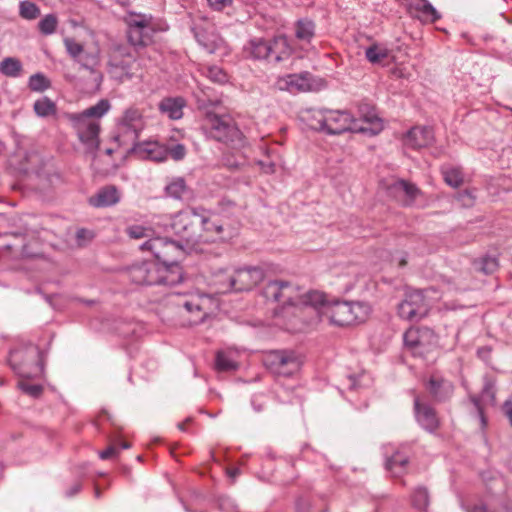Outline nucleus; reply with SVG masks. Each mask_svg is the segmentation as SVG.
I'll list each match as a JSON object with an SVG mask.
<instances>
[{
	"label": "nucleus",
	"mask_w": 512,
	"mask_h": 512,
	"mask_svg": "<svg viewBox=\"0 0 512 512\" xmlns=\"http://www.w3.org/2000/svg\"><path fill=\"white\" fill-rule=\"evenodd\" d=\"M205 123L206 127L209 129L210 136L215 140L223 142L232 148H240L243 146V133L229 116H220L213 112H207Z\"/></svg>",
	"instance_id": "6e6552de"
},
{
	"label": "nucleus",
	"mask_w": 512,
	"mask_h": 512,
	"mask_svg": "<svg viewBox=\"0 0 512 512\" xmlns=\"http://www.w3.org/2000/svg\"><path fill=\"white\" fill-rule=\"evenodd\" d=\"M120 200L119 192L115 186H105L95 195L89 198L93 207H108L115 205Z\"/></svg>",
	"instance_id": "a878e982"
},
{
	"label": "nucleus",
	"mask_w": 512,
	"mask_h": 512,
	"mask_svg": "<svg viewBox=\"0 0 512 512\" xmlns=\"http://www.w3.org/2000/svg\"><path fill=\"white\" fill-rule=\"evenodd\" d=\"M443 179L452 188L460 187L464 182V174L460 167L445 165L441 167Z\"/></svg>",
	"instance_id": "2f4dec72"
},
{
	"label": "nucleus",
	"mask_w": 512,
	"mask_h": 512,
	"mask_svg": "<svg viewBox=\"0 0 512 512\" xmlns=\"http://www.w3.org/2000/svg\"><path fill=\"white\" fill-rule=\"evenodd\" d=\"M76 238L80 243L82 240H90L92 238V233L84 228L78 229L76 232Z\"/></svg>",
	"instance_id": "774afa93"
},
{
	"label": "nucleus",
	"mask_w": 512,
	"mask_h": 512,
	"mask_svg": "<svg viewBox=\"0 0 512 512\" xmlns=\"http://www.w3.org/2000/svg\"><path fill=\"white\" fill-rule=\"evenodd\" d=\"M79 63L82 67L94 73L93 67L98 63V56L96 54L85 53L79 59Z\"/></svg>",
	"instance_id": "6e6d98bb"
},
{
	"label": "nucleus",
	"mask_w": 512,
	"mask_h": 512,
	"mask_svg": "<svg viewBox=\"0 0 512 512\" xmlns=\"http://www.w3.org/2000/svg\"><path fill=\"white\" fill-rule=\"evenodd\" d=\"M248 50L254 59H266L270 63L278 64L288 59V38L286 35H278L272 41L252 39Z\"/></svg>",
	"instance_id": "1a4fd4ad"
},
{
	"label": "nucleus",
	"mask_w": 512,
	"mask_h": 512,
	"mask_svg": "<svg viewBox=\"0 0 512 512\" xmlns=\"http://www.w3.org/2000/svg\"><path fill=\"white\" fill-rule=\"evenodd\" d=\"M127 152L135 154L141 159H148L155 162H163L167 159L166 145L160 144L157 141H136Z\"/></svg>",
	"instance_id": "f3484780"
},
{
	"label": "nucleus",
	"mask_w": 512,
	"mask_h": 512,
	"mask_svg": "<svg viewBox=\"0 0 512 512\" xmlns=\"http://www.w3.org/2000/svg\"><path fill=\"white\" fill-rule=\"evenodd\" d=\"M111 108L108 99H101L95 105L88 107L81 113H72L68 119L75 129L79 140L89 151H95L99 147L100 124L102 118Z\"/></svg>",
	"instance_id": "7ed1b4c3"
},
{
	"label": "nucleus",
	"mask_w": 512,
	"mask_h": 512,
	"mask_svg": "<svg viewBox=\"0 0 512 512\" xmlns=\"http://www.w3.org/2000/svg\"><path fill=\"white\" fill-rule=\"evenodd\" d=\"M430 303L424 290H413L405 293L404 299L397 305L400 318L407 321H419L430 311Z\"/></svg>",
	"instance_id": "f8f14e48"
},
{
	"label": "nucleus",
	"mask_w": 512,
	"mask_h": 512,
	"mask_svg": "<svg viewBox=\"0 0 512 512\" xmlns=\"http://www.w3.org/2000/svg\"><path fill=\"white\" fill-rule=\"evenodd\" d=\"M34 111L39 117H48L57 112L56 104L48 97H43L34 103Z\"/></svg>",
	"instance_id": "ea45409f"
},
{
	"label": "nucleus",
	"mask_w": 512,
	"mask_h": 512,
	"mask_svg": "<svg viewBox=\"0 0 512 512\" xmlns=\"http://www.w3.org/2000/svg\"><path fill=\"white\" fill-rule=\"evenodd\" d=\"M201 243L227 241L234 236V230L222 223L215 213L201 206Z\"/></svg>",
	"instance_id": "ddd939ff"
},
{
	"label": "nucleus",
	"mask_w": 512,
	"mask_h": 512,
	"mask_svg": "<svg viewBox=\"0 0 512 512\" xmlns=\"http://www.w3.org/2000/svg\"><path fill=\"white\" fill-rule=\"evenodd\" d=\"M165 194L176 200H189L193 196L192 190L187 186L183 177L173 178L165 186Z\"/></svg>",
	"instance_id": "bb28decb"
},
{
	"label": "nucleus",
	"mask_w": 512,
	"mask_h": 512,
	"mask_svg": "<svg viewBox=\"0 0 512 512\" xmlns=\"http://www.w3.org/2000/svg\"><path fill=\"white\" fill-rule=\"evenodd\" d=\"M22 71L20 60L14 57L4 58L0 62V72L8 77H18Z\"/></svg>",
	"instance_id": "58836bf2"
},
{
	"label": "nucleus",
	"mask_w": 512,
	"mask_h": 512,
	"mask_svg": "<svg viewBox=\"0 0 512 512\" xmlns=\"http://www.w3.org/2000/svg\"><path fill=\"white\" fill-rule=\"evenodd\" d=\"M82 489V484L81 482L77 481L75 482L74 484H72V486L66 490L65 492V495L66 497H73L75 496L76 494H78Z\"/></svg>",
	"instance_id": "338daca9"
},
{
	"label": "nucleus",
	"mask_w": 512,
	"mask_h": 512,
	"mask_svg": "<svg viewBox=\"0 0 512 512\" xmlns=\"http://www.w3.org/2000/svg\"><path fill=\"white\" fill-rule=\"evenodd\" d=\"M201 206H186L171 215L165 227H170L173 233L189 247L201 243Z\"/></svg>",
	"instance_id": "423d86ee"
},
{
	"label": "nucleus",
	"mask_w": 512,
	"mask_h": 512,
	"mask_svg": "<svg viewBox=\"0 0 512 512\" xmlns=\"http://www.w3.org/2000/svg\"><path fill=\"white\" fill-rule=\"evenodd\" d=\"M425 386L435 403H445L449 401L455 389L451 381L437 375H432Z\"/></svg>",
	"instance_id": "aec40b11"
},
{
	"label": "nucleus",
	"mask_w": 512,
	"mask_h": 512,
	"mask_svg": "<svg viewBox=\"0 0 512 512\" xmlns=\"http://www.w3.org/2000/svg\"><path fill=\"white\" fill-rule=\"evenodd\" d=\"M288 287L286 281H270L263 289V295L267 300L278 302L282 296V289Z\"/></svg>",
	"instance_id": "4c0bfd02"
},
{
	"label": "nucleus",
	"mask_w": 512,
	"mask_h": 512,
	"mask_svg": "<svg viewBox=\"0 0 512 512\" xmlns=\"http://www.w3.org/2000/svg\"><path fill=\"white\" fill-rule=\"evenodd\" d=\"M433 142L434 132L428 126H414L406 132L403 138L404 145L415 150L428 147Z\"/></svg>",
	"instance_id": "412c9836"
},
{
	"label": "nucleus",
	"mask_w": 512,
	"mask_h": 512,
	"mask_svg": "<svg viewBox=\"0 0 512 512\" xmlns=\"http://www.w3.org/2000/svg\"><path fill=\"white\" fill-rule=\"evenodd\" d=\"M118 453H119V450L114 445H110L105 450H103L99 453V457L103 460H107V459L114 457Z\"/></svg>",
	"instance_id": "e2e57ef3"
},
{
	"label": "nucleus",
	"mask_w": 512,
	"mask_h": 512,
	"mask_svg": "<svg viewBox=\"0 0 512 512\" xmlns=\"http://www.w3.org/2000/svg\"><path fill=\"white\" fill-rule=\"evenodd\" d=\"M144 128L143 115L139 109L130 107L126 109L118 121V133L114 136V140L119 146L135 143L140 132Z\"/></svg>",
	"instance_id": "9b49d317"
},
{
	"label": "nucleus",
	"mask_w": 512,
	"mask_h": 512,
	"mask_svg": "<svg viewBox=\"0 0 512 512\" xmlns=\"http://www.w3.org/2000/svg\"><path fill=\"white\" fill-rule=\"evenodd\" d=\"M215 366L218 371L229 372L238 368V364L223 352H218L215 359Z\"/></svg>",
	"instance_id": "37998d69"
},
{
	"label": "nucleus",
	"mask_w": 512,
	"mask_h": 512,
	"mask_svg": "<svg viewBox=\"0 0 512 512\" xmlns=\"http://www.w3.org/2000/svg\"><path fill=\"white\" fill-rule=\"evenodd\" d=\"M185 100L182 97H167L160 101L158 107L161 113L168 115L170 119L178 120L183 116Z\"/></svg>",
	"instance_id": "cd10ccee"
},
{
	"label": "nucleus",
	"mask_w": 512,
	"mask_h": 512,
	"mask_svg": "<svg viewBox=\"0 0 512 512\" xmlns=\"http://www.w3.org/2000/svg\"><path fill=\"white\" fill-rule=\"evenodd\" d=\"M264 366L276 377L277 381L288 376V353L285 350H270L263 355Z\"/></svg>",
	"instance_id": "6ab92c4d"
},
{
	"label": "nucleus",
	"mask_w": 512,
	"mask_h": 512,
	"mask_svg": "<svg viewBox=\"0 0 512 512\" xmlns=\"http://www.w3.org/2000/svg\"><path fill=\"white\" fill-rule=\"evenodd\" d=\"M126 28H151L155 25L154 18L151 14L139 13L135 11L127 12L124 17Z\"/></svg>",
	"instance_id": "c85d7f7f"
},
{
	"label": "nucleus",
	"mask_w": 512,
	"mask_h": 512,
	"mask_svg": "<svg viewBox=\"0 0 512 512\" xmlns=\"http://www.w3.org/2000/svg\"><path fill=\"white\" fill-rule=\"evenodd\" d=\"M111 55H118V57L124 58V59H134L136 60V56H138L136 53L133 54L128 47L124 45H118L114 48Z\"/></svg>",
	"instance_id": "13d9d810"
},
{
	"label": "nucleus",
	"mask_w": 512,
	"mask_h": 512,
	"mask_svg": "<svg viewBox=\"0 0 512 512\" xmlns=\"http://www.w3.org/2000/svg\"><path fill=\"white\" fill-rule=\"evenodd\" d=\"M471 402L473 403L474 407L477 409L479 415H480V418H481V421L483 424H486V419H485V416H484V412H483V408L481 406V402H480V399L476 396H472L470 398Z\"/></svg>",
	"instance_id": "0e129e2a"
},
{
	"label": "nucleus",
	"mask_w": 512,
	"mask_h": 512,
	"mask_svg": "<svg viewBox=\"0 0 512 512\" xmlns=\"http://www.w3.org/2000/svg\"><path fill=\"white\" fill-rule=\"evenodd\" d=\"M111 108L108 99H101L95 105L88 107L81 113H72L68 119L75 129L79 140L89 151H95L99 147L100 124L102 118Z\"/></svg>",
	"instance_id": "20e7f679"
},
{
	"label": "nucleus",
	"mask_w": 512,
	"mask_h": 512,
	"mask_svg": "<svg viewBox=\"0 0 512 512\" xmlns=\"http://www.w3.org/2000/svg\"><path fill=\"white\" fill-rule=\"evenodd\" d=\"M19 14L23 19L34 20L40 16V9L35 3L26 0L20 2Z\"/></svg>",
	"instance_id": "79ce46f5"
},
{
	"label": "nucleus",
	"mask_w": 512,
	"mask_h": 512,
	"mask_svg": "<svg viewBox=\"0 0 512 512\" xmlns=\"http://www.w3.org/2000/svg\"><path fill=\"white\" fill-rule=\"evenodd\" d=\"M408 463V456L397 451L386 460L385 467L394 477H399L405 472Z\"/></svg>",
	"instance_id": "7c9ffc66"
},
{
	"label": "nucleus",
	"mask_w": 512,
	"mask_h": 512,
	"mask_svg": "<svg viewBox=\"0 0 512 512\" xmlns=\"http://www.w3.org/2000/svg\"><path fill=\"white\" fill-rule=\"evenodd\" d=\"M266 270L263 266H248L235 271V291H249L265 278Z\"/></svg>",
	"instance_id": "2eb2a0df"
},
{
	"label": "nucleus",
	"mask_w": 512,
	"mask_h": 512,
	"mask_svg": "<svg viewBox=\"0 0 512 512\" xmlns=\"http://www.w3.org/2000/svg\"><path fill=\"white\" fill-rule=\"evenodd\" d=\"M211 284L218 293L235 291L234 275L229 274L226 268L211 270Z\"/></svg>",
	"instance_id": "b1692460"
},
{
	"label": "nucleus",
	"mask_w": 512,
	"mask_h": 512,
	"mask_svg": "<svg viewBox=\"0 0 512 512\" xmlns=\"http://www.w3.org/2000/svg\"><path fill=\"white\" fill-rule=\"evenodd\" d=\"M473 267L478 272L485 275H491L499 267L498 258L491 255L482 256L473 260Z\"/></svg>",
	"instance_id": "473e14b6"
},
{
	"label": "nucleus",
	"mask_w": 512,
	"mask_h": 512,
	"mask_svg": "<svg viewBox=\"0 0 512 512\" xmlns=\"http://www.w3.org/2000/svg\"><path fill=\"white\" fill-rule=\"evenodd\" d=\"M166 28H126V38L134 53L141 55L142 51L153 43V37L157 32H164Z\"/></svg>",
	"instance_id": "dca6fc26"
},
{
	"label": "nucleus",
	"mask_w": 512,
	"mask_h": 512,
	"mask_svg": "<svg viewBox=\"0 0 512 512\" xmlns=\"http://www.w3.org/2000/svg\"><path fill=\"white\" fill-rule=\"evenodd\" d=\"M126 232L133 239H141L151 235V230L142 225H132L127 228Z\"/></svg>",
	"instance_id": "864d4df0"
},
{
	"label": "nucleus",
	"mask_w": 512,
	"mask_h": 512,
	"mask_svg": "<svg viewBox=\"0 0 512 512\" xmlns=\"http://www.w3.org/2000/svg\"><path fill=\"white\" fill-rule=\"evenodd\" d=\"M413 415L416 423L430 434L436 433L441 427L437 410L417 394L414 395L413 399Z\"/></svg>",
	"instance_id": "4468645a"
},
{
	"label": "nucleus",
	"mask_w": 512,
	"mask_h": 512,
	"mask_svg": "<svg viewBox=\"0 0 512 512\" xmlns=\"http://www.w3.org/2000/svg\"><path fill=\"white\" fill-rule=\"evenodd\" d=\"M169 238L168 237H154L144 242L140 248L152 252L155 257L154 261H158Z\"/></svg>",
	"instance_id": "e433bc0d"
},
{
	"label": "nucleus",
	"mask_w": 512,
	"mask_h": 512,
	"mask_svg": "<svg viewBox=\"0 0 512 512\" xmlns=\"http://www.w3.org/2000/svg\"><path fill=\"white\" fill-rule=\"evenodd\" d=\"M290 376L300 370L301 366L304 363V355L301 353H297L294 351H290Z\"/></svg>",
	"instance_id": "5fc2aeb1"
},
{
	"label": "nucleus",
	"mask_w": 512,
	"mask_h": 512,
	"mask_svg": "<svg viewBox=\"0 0 512 512\" xmlns=\"http://www.w3.org/2000/svg\"><path fill=\"white\" fill-rule=\"evenodd\" d=\"M182 306L186 309L187 312L198 314L199 322H202L205 319L206 313H204L202 311L200 299L197 298V299L186 300L183 302Z\"/></svg>",
	"instance_id": "09e8293b"
},
{
	"label": "nucleus",
	"mask_w": 512,
	"mask_h": 512,
	"mask_svg": "<svg viewBox=\"0 0 512 512\" xmlns=\"http://www.w3.org/2000/svg\"><path fill=\"white\" fill-rule=\"evenodd\" d=\"M408 9L412 17L422 22L435 23L441 17L428 0H410Z\"/></svg>",
	"instance_id": "4be33fe9"
},
{
	"label": "nucleus",
	"mask_w": 512,
	"mask_h": 512,
	"mask_svg": "<svg viewBox=\"0 0 512 512\" xmlns=\"http://www.w3.org/2000/svg\"><path fill=\"white\" fill-rule=\"evenodd\" d=\"M458 200L462 202L463 206L470 207L474 204L475 197L469 190H464L458 193Z\"/></svg>",
	"instance_id": "052dcab7"
},
{
	"label": "nucleus",
	"mask_w": 512,
	"mask_h": 512,
	"mask_svg": "<svg viewBox=\"0 0 512 512\" xmlns=\"http://www.w3.org/2000/svg\"><path fill=\"white\" fill-rule=\"evenodd\" d=\"M36 174L41 180L43 188L54 186L61 181L60 175L55 171L42 170L37 171Z\"/></svg>",
	"instance_id": "49530a36"
},
{
	"label": "nucleus",
	"mask_w": 512,
	"mask_h": 512,
	"mask_svg": "<svg viewBox=\"0 0 512 512\" xmlns=\"http://www.w3.org/2000/svg\"><path fill=\"white\" fill-rule=\"evenodd\" d=\"M502 411L504 415L507 417L510 426L512 427V402L505 401L502 406Z\"/></svg>",
	"instance_id": "69168bd1"
},
{
	"label": "nucleus",
	"mask_w": 512,
	"mask_h": 512,
	"mask_svg": "<svg viewBox=\"0 0 512 512\" xmlns=\"http://www.w3.org/2000/svg\"><path fill=\"white\" fill-rule=\"evenodd\" d=\"M9 365L22 378L38 376L44 368V352L38 346L30 345L24 350L10 352Z\"/></svg>",
	"instance_id": "0eeeda50"
},
{
	"label": "nucleus",
	"mask_w": 512,
	"mask_h": 512,
	"mask_svg": "<svg viewBox=\"0 0 512 512\" xmlns=\"http://www.w3.org/2000/svg\"><path fill=\"white\" fill-rule=\"evenodd\" d=\"M206 76L214 83L224 84L228 81L227 73L218 66H209L206 71Z\"/></svg>",
	"instance_id": "de8ad7c7"
},
{
	"label": "nucleus",
	"mask_w": 512,
	"mask_h": 512,
	"mask_svg": "<svg viewBox=\"0 0 512 512\" xmlns=\"http://www.w3.org/2000/svg\"><path fill=\"white\" fill-rule=\"evenodd\" d=\"M167 157L170 156L174 161L184 159L186 155V147L183 144L166 145Z\"/></svg>",
	"instance_id": "3c124183"
},
{
	"label": "nucleus",
	"mask_w": 512,
	"mask_h": 512,
	"mask_svg": "<svg viewBox=\"0 0 512 512\" xmlns=\"http://www.w3.org/2000/svg\"><path fill=\"white\" fill-rule=\"evenodd\" d=\"M134 62V59H120L118 55H110L108 62L109 73L112 77L120 81L124 78L130 79L132 77L131 67Z\"/></svg>",
	"instance_id": "393cba45"
},
{
	"label": "nucleus",
	"mask_w": 512,
	"mask_h": 512,
	"mask_svg": "<svg viewBox=\"0 0 512 512\" xmlns=\"http://www.w3.org/2000/svg\"><path fill=\"white\" fill-rule=\"evenodd\" d=\"M290 87L300 92L311 91L314 87L313 76L309 72L290 74Z\"/></svg>",
	"instance_id": "72a5a7b5"
},
{
	"label": "nucleus",
	"mask_w": 512,
	"mask_h": 512,
	"mask_svg": "<svg viewBox=\"0 0 512 512\" xmlns=\"http://www.w3.org/2000/svg\"><path fill=\"white\" fill-rule=\"evenodd\" d=\"M365 56L369 62L378 64L388 57V52L377 45H372L366 49Z\"/></svg>",
	"instance_id": "a18cd8bd"
},
{
	"label": "nucleus",
	"mask_w": 512,
	"mask_h": 512,
	"mask_svg": "<svg viewBox=\"0 0 512 512\" xmlns=\"http://www.w3.org/2000/svg\"><path fill=\"white\" fill-rule=\"evenodd\" d=\"M296 512H312L310 500L306 497L300 496L295 501Z\"/></svg>",
	"instance_id": "bf43d9fd"
},
{
	"label": "nucleus",
	"mask_w": 512,
	"mask_h": 512,
	"mask_svg": "<svg viewBox=\"0 0 512 512\" xmlns=\"http://www.w3.org/2000/svg\"><path fill=\"white\" fill-rule=\"evenodd\" d=\"M390 190L393 193H404L410 202L414 201L420 194L418 187L405 180H398L390 186Z\"/></svg>",
	"instance_id": "c9c22d12"
},
{
	"label": "nucleus",
	"mask_w": 512,
	"mask_h": 512,
	"mask_svg": "<svg viewBox=\"0 0 512 512\" xmlns=\"http://www.w3.org/2000/svg\"><path fill=\"white\" fill-rule=\"evenodd\" d=\"M64 44L69 55L76 59L83 54V46L73 38L64 39Z\"/></svg>",
	"instance_id": "603ef678"
},
{
	"label": "nucleus",
	"mask_w": 512,
	"mask_h": 512,
	"mask_svg": "<svg viewBox=\"0 0 512 512\" xmlns=\"http://www.w3.org/2000/svg\"><path fill=\"white\" fill-rule=\"evenodd\" d=\"M209 6L215 11H222L232 5V0H207Z\"/></svg>",
	"instance_id": "680f3d73"
},
{
	"label": "nucleus",
	"mask_w": 512,
	"mask_h": 512,
	"mask_svg": "<svg viewBox=\"0 0 512 512\" xmlns=\"http://www.w3.org/2000/svg\"><path fill=\"white\" fill-rule=\"evenodd\" d=\"M326 110L315 108L302 110L299 114V120L311 130L324 132Z\"/></svg>",
	"instance_id": "5701e85b"
},
{
	"label": "nucleus",
	"mask_w": 512,
	"mask_h": 512,
	"mask_svg": "<svg viewBox=\"0 0 512 512\" xmlns=\"http://www.w3.org/2000/svg\"><path fill=\"white\" fill-rule=\"evenodd\" d=\"M184 255V247L182 241L173 239L168 240L158 263L165 265L168 271H178L180 282L183 280V269L179 264L180 258Z\"/></svg>",
	"instance_id": "a211bd4d"
},
{
	"label": "nucleus",
	"mask_w": 512,
	"mask_h": 512,
	"mask_svg": "<svg viewBox=\"0 0 512 512\" xmlns=\"http://www.w3.org/2000/svg\"><path fill=\"white\" fill-rule=\"evenodd\" d=\"M363 305L359 302H329L326 294L317 290H305L290 284V331L303 332L327 319L336 326L360 323L364 317L358 314Z\"/></svg>",
	"instance_id": "f257e3e1"
},
{
	"label": "nucleus",
	"mask_w": 512,
	"mask_h": 512,
	"mask_svg": "<svg viewBox=\"0 0 512 512\" xmlns=\"http://www.w3.org/2000/svg\"><path fill=\"white\" fill-rule=\"evenodd\" d=\"M58 20L54 14H47L38 23L39 31L43 35H51L57 28Z\"/></svg>",
	"instance_id": "c03bdc74"
},
{
	"label": "nucleus",
	"mask_w": 512,
	"mask_h": 512,
	"mask_svg": "<svg viewBox=\"0 0 512 512\" xmlns=\"http://www.w3.org/2000/svg\"><path fill=\"white\" fill-rule=\"evenodd\" d=\"M50 80L42 73H36L30 76L28 87L32 91L43 92L50 88Z\"/></svg>",
	"instance_id": "a19ab883"
},
{
	"label": "nucleus",
	"mask_w": 512,
	"mask_h": 512,
	"mask_svg": "<svg viewBox=\"0 0 512 512\" xmlns=\"http://www.w3.org/2000/svg\"><path fill=\"white\" fill-rule=\"evenodd\" d=\"M359 111L363 125L354 119L346 110H326L324 133L328 135H340L344 132H360L370 136L377 135L382 129V120L376 115L375 110L369 104H361Z\"/></svg>",
	"instance_id": "f03ea898"
},
{
	"label": "nucleus",
	"mask_w": 512,
	"mask_h": 512,
	"mask_svg": "<svg viewBox=\"0 0 512 512\" xmlns=\"http://www.w3.org/2000/svg\"><path fill=\"white\" fill-rule=\"evenodd\" d=\"M315 35V23L309 18H302L295 23V37L305 43H310Z\"/></svg>",
	"instance_id": "c756f323"
},
{
	"label": "nucleus",
	"mask_w": 512,
	"mask_h": 512,
	"mask_svg": "<svg viewBox=\"0 0 512 512\" xmlns=\"http://www.w3.org/2000/svg\"><path fill=\"white\" fill-rule=\"evenodd\" d=\"M128 279L142 286H175L180 282L178 271H168L165 265L154 260L134 263L126 270Z\"/></svg>",
	"instance_id": "39448f33"
},
{
	"label": "nucleus",
	"mask_w": 512,
	"mask_h": 512,
	"mask_svg": "<svg viewBox=\"0 0 512 512\" xmlns=\"http://www.w3.org/2000/svg\"><path fill=\"white\" fill-rule=\"evenodd\" d=\"M18 387L19 389H21L25 394L31 396V397H34V398H38L42 392H43V387L39 384H29L25 381H19L18 382Z\"/></svg>",
	"instance_id": "8fccbe9b"
},
{
	"label": "nucleus",
	"mask_w": 512,
	"mask_h": 512,
	"mask_svg": "<svg viewBox=\"0 0 512 512\" xmlns=\"http://www.w3.org/2000/svg\"><path fill=\"white\" fill-rule=\"evenodd\" d=\"M403 342L414 357L425 358L437 346L438 336L427 326L410 327L403 334Z\"/></svg>",
	"instance_id": "9d476101"
},
{
	"label": "nucleus",
	"mask_w": 512,
	"mask_h": 512,
	"mask_svg": "<svg viewBox=\"0 0 512 512\" xmlns=\"http://www.w3.org/2000/svg\"><path fill=\"white\" fill-rule=\"evenodd\" d=\"M430 502L429 491L424 486H418L412 494V505L420 512H427Z\"/></svg>",
	"instance_id": "f704fd0d"
},
{
	"label": "nucleus",
	"mask_w": 512,
	"mask_h": 512,
	"mask_svg": "<svg viewBox=\"0 0 512 512\" xmlns=\"http://www.w3.org/2000/svg\"><path fill=\"white\" fill-rule=\"evenodd\" d=\"M481 394L483 398L489 399L491 403H494L496 399L494 383L492 381H486L483 386Z\"/></svg>",
	"instance_id": "4d7b16f0"
}]
</instances>
